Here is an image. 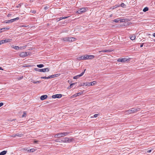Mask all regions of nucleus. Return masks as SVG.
Here are the masks:
<instances>
[{
    "label": "nucleus",
    "mask_w": 155,
    "mask_h": 155,
    "mask_svg": "<svg viewBox=\"0 0 155 155\" xmlns=\"http://www.w3.org/2000/svg\"><path fill=\"white\" fill-rule=\"evenodd\" d=\"M37 66L39 68H41L44 67V65L43 64H39L37 65Z\"/></svg>",
    "instance_id": "obj_23"
},
{
    "label": "nucleus",
    "mask_w": 155,
    "mask_h": 155,
    "mask_svg": "<svg viewBox=\"0 0 155 155\" xmlns=\"http://www.w3.org/2000/svg\"><path fill=\"white\" fill-rule=\"evenodd\" d=\"M140 110V108H133L130 109L132 113H135L137 111H139Z\"/></svg>",
    "instance_id": "obj_9"
},
{
    "label": "nucleus",
    "mask_w": 155,
    "mask_h": 155,
    "mask_svg": "<svg viewBox=\"0 0 155 155\" xmlns=\"http://www.w3.org/2000/svg\"><path fill=\"white\" fill-rule=\"evenodd\" d=\"M4 43H5V41H4V40H2L0 41V45H1Z\"/></svg>",
    "instance_id": "obj_35"
},
{
    "label": "nucleus",
    "mask_w": 155,
    "mask_h": 155,
    "mask_svg": "<svg viewBox=\"0 0 155 155\" xmlns=\"http://www.w3.org/2000/svg\"><path fill=\"white\" fill-rule=\"evenodd\" d=\"M48 8V7H47V6H45L44 7V9H45V10H46Z\"/></svg>",
    "instance_id": "obj_49"
},
{
    "label": "nucleus",
    "mask_w": 155,
    "mask_h": 155,
    "mask_svg": "<svg viewBox=\"0 0 155 155\" xmlns=\"http://www.w3.org/2000/svg\"><path fill=\"white\" fill-rule=\"evenodd\" d=\"M154 41L155 42V39L154 40Z\"/></svg>",
    "instance_id": "obj_58"
},
{
    "label": "nucleus",
    "mask_w": 155,
    "mask_h": 155,
    "mask_svg": "<svg viewBox=\"0 0 155 155\" xmlns=\"http://www.w3.org/2000/svg\"><path fill=\"white\" fill-rule=\"evenodd\" d=\"M21 57H25L27 56V54L26 52H23L21 53L19 55Z\"/></svg>",
    "instance_id": "obj_10"
},
{
    "label": "nucleus",
    "mask_w": 155,
    "mask_h": 155,
    "mask_svg": "<svg viewBox=\"0 0 155 155\" xmlns=\"http://www.w3.org/2000/svg\"><path fill=\"white\" fill-rule=\"evenodd\" d=\"M68 41H73L76 40L75 38L71 37H68Z\"/></svg>",
    "instance_id": "obj_16"
},
{
    "label": "nucleus",
    "mask_w": 155,
    "mask_h": 155,
    "mask_svg": "<svg viewBox=\"0 0 155 155\" xmlns=\"http://www.w3.org/2000/svg\"><path fill=\"white\" fill-rule=\"evenodd\" d=\"M41 78H42V79H48V77H46V76H45V77H41Z\"/></svg>",
    "instance_id": "obj_36"
},
{
    "label": "nucleus",
    "mask_w": 155,
    "mask_h": 155,
    "mask_svg": "<svg viewBox=\"0 0 155 155\" xmlns=\"http://www.w3.org/2000/svg\"><path fill=\"white\" fill-rule=\"evenodd\" d=\"M48 96L47 95H43L41 96L40 97V99L41 100H43L47 98Z\"/></svg>",
    "instance_id": "obj_18"
},
{
    "label": "nucleus",
    "mask_w": 155,
    "mask_h": 155,
    "mask_svg": "<svg viewBox=\"0 0 155 155\" xmlns=\"http://www.w3.org/2000/svg\"><path fill=\"white\" fill-rule=\"evenodd\" d=\"M3 105V103L2 102L0 103V107H2Z\"/></svg>",
    "instance_id": "obj_43"
},
{
    "label": "nucleus",
    "mask_w": 155,
    "mask_h": 155,
    "mask_svg": "<svg viewBox=\"0 0 155 155\" xmlns=\"http://www.w3.org/2000/svg\"><path fill=\"white\" fill-rule=\"evenodd\" d=\"M53 75H51L49 76L48 77V79L53 78Z\"/></svg>",
    "instance_id": "obj_39"
},
{
    "label": "nucleus",
    "mask_w": 155,
    "mask_h": 155,
    "mask_svg": "<svg viewBox=\"0 0 155 155\" xmlns=\"http://www.w3.org/2000/svg\"><path fill=\"white\" fill-rule=\"evenodd\" d=\"M5 30H2V31H4Z\"/></svg>",
    "instance_id": "obj_57"
},
{
    "label": "nucleus",
    "mask_w": 155,
    "mask_h": 155,
    "mask_svg": "<svg viewBox=\"0 0 155 155\" xmlns=\"http://www.w3.org/2000/svg\"><path fill=\"white\" fill-rule=\"evenodd\" d=\"M113 51V50L111 49H108V50H103L101 51H99V52H110Z\"/></svg>",
    "instance_id": "obj_17"
},
{
    "label": "nucleus",
    "mask_w": 155,
    "mask_h": 155,
    "mask_svg": "<svg viewBox=\"0 0 155 155\" xmlns=\"http://www.w3.org/2000/svg\"><path fill=\"white\" fill-rule=\"evenodd\" d=\"M74 141V139L68 137L63 138L61 140V141L64 143H70Z\"/></svg>",
    "instance_id": "obj_3"
},
{
    "label": "nucleus",
    "mask_w": 155,
    "mask_h": 155,
    "mask_svg": "<svg viewBox=\"0 0 155 155\" xmlns=\"http://www.w3.org/2000/svg\"><path fill=\"white\" fill-rule=\"evenodd\" d=\"M88 10V8H87L84 7L81 8L80 9L78 10L76 12V13L80 14L82 13H83L85 12Z\"/></svg>",
    "instance_id": "obj_5"
},
{
    "label": "nucleus",
    "mask_w": 155,
    "mask_h": 155,
    "mask_svg": "<svg viewBox=\"0 0 155 155\" xmlns=\"http://www.w3.org/2000/svg\"><path fill=\"white\" fill-rule=\"evenodd\" d=\"M119 5H116L114 6V7H115L114 8H116L117 7H119Z\"/></svg>",
    "instance_id": "obj_47"
},
{
    "label": "nucleus",
    "mask_w": 155,
    "mask_h": 155,
    "mask_svg": "<svg viewBox=\"0 0 155 155\" xmlns=\"http://www.w3.org/2000/svg\"><path fill=\"white\" fill-rule=\"evenodd\" d=\"M5 28V30L6 29L8 30L10 28L8 27H6L5 28Z\"/></svg>",
    "instance_id": "obj_37"
},
{
    "label": "nucleus",
    "mask_w": 155,
    "mask_h": 155,
    "mask_svg": "<svg viewBox=\"0 0 155 155\" xmlns=\"http://www.w3.org/2000/svg\"><path fill=\"white\" fill-rule=\"evenodd\" d=\"M19 19V17H17L15 18H13L12 19H11L10 20H8L6 22V23H9L10 22H12L16 20H18Z\"/></svg>",
    "instance_id": "obj_13"
},
{
    "label": "nucleus",
    "mask_w": 155,
    "mask_h": 155,
    "mask_svg": "<svg viewBox=\"0 0 155 155\" xmlns=\"http://www.w3.org/2000/svg\"><path fill=\"white\" fill-rule=\"evenodd\" d=\"M16 135L17 136L21 137L22 136V134L17 133L16 134Z\"/></svg>",
    "instance_id": "obj_29"
},
{
    "label": "nucleus",
    "mask_w": 155,
    "mask_h": 155,
    "mask_svg": "<svg viewBox=\"0 0 155 155\" xmlns=\"http://www.w3.org/2000/svg\"><path fill=\"white\" fill-rule=\"evenodd\" d=\"M41 82V81H34V84H37V83H40Z\"/></svg>",
    "instance_id": "obj_33"
},
{
    "label": "nucleus",
    "mask_w": 155,
    "mask_h": 155,
    "mask_svg": "<svg viewBox=\"0 0 155 155\" xmlns=\"http://www.w3.org/2000/svg\"><path fill=\"white\" fill-rule=\"evenodd\" d=\"M82 92H80L77 93H76V94H75L74 95H72L71 97V98H73L77 97V96H79L80 95L82 94Z\"/></svg>",
    "instance_id": "obj_15"
},
{
    "label": "nucleus",
    "mask_w": 155,
    "mask_h": 155,
    "mask_svg": "<svg viewBox=\"0 0 155 155\" xmlns=\"http://www.w3.org/2000/svg\"><path fill=\"white\" fill-rule=\"evenodd\" d=\"M86 84H87V82L83 83H82L81 84V86H87V85H86Z\"/></svg>",
    "instance_id": "obj_28"
},
{
    "label": "nucleus",
    "mask_w": 155,
    "mask_h": 155,
    "mask_svg": "<svg viewBox=\"0 0 155 155\" xmlns=\"http://www.w3.org/2000/svg\"><path fill=\"white\" fill-rule=\"evenodd\" d=\"M148 8L146 7L144 8L143 9V11L144 12H146V11H148Z\"/></svg>",
    "instance_id": "obj_27"
},
{
    "label": "nucleus",
    "mask_w": 155,
    "mask_h": 155,
    "mask_svg": "<svg viewBox=\"0 0 155 155\" xmlns=\"http://www.w3.org/2000/svg\"><path fill=\"white\" fill-rule=\"evenodd\" d=\"M143 43L141 44L140 45V47H142L143 46Z\"/></svg>",
    "instance_id": "obj_52"
},
{
    "label": "nucleus",
    "mask_w": 155,
    "mask_h": 155,
    "mask_svg": "<svg viewBox=\"0 0 155 155\" xmlns=\"http://www.w3.org/2000/svg\"><path fill=\"white\" fill-rule=\"evenodd\" d=\"M34 69L35 71H36L43 72H48L49 71V68H48L41 69H40L38 68H35Z\"/></svg>",
    "instance_id": "obj_4"
},
{
    "label": "nucleus",
    "mask_w": 155,
    "mask_h": 155,
    "mask_svg": "<svg viewBox=\"0 0 155 155\" xmlns=\"http://www.w3.org/2000/svg\"><path fill=\"white\" fill-rule=\"evenodd\" d=\"M98 114H95L94 115V117H97L98 116Z\"/></svg>",
    "instance_id": "obj_41"
},
{
    "label": "nucleus",
    "mask_w": 155,
    "mask_h": 155,
    "mask_svg": "<svg viewBox=\"0 0 155 155\" xmlns=\"http://www.w3.org/2000/svg\"><path fill=\"white\" fill-rule=\"evenodd\" d=\"M126 112L127 113L129 114L132 113V112H131V111L130 110H127V111Z\"/></svg>",
    "instance_id": "obj_34"
},
{
    "label": "nucleus",
    "mask_w": 155,
    "mask_h": 155,
    "mask_svg": "<svg viewBox=\"0 0 155 155\" xmlns=\"http://www.w3.org/2000/svg\"><path fill=\"white\" fill-rule=\"evenodd\" d=\"M35 151V150L34 149H30L29 150H28V152H33Z\"/></svg>",
    "instance_id": "obj_24"
},
{
    "label": "nucleus",
    "mask_w": 155,
    "mask_h": 155,
    "mask_svg": "<svg viewBox=\"0 0 155 155\" xmlns=\"http://www.w3.org/2000/svg\"><path fill=\"white\" fill-rule=\"evenodd\" d=\"M126 19H120V18H118L113 20V21L116 23H118L119 21L120 22H125Z\"/></svg>",
    "instance_id": "obj_6"
},
{
    "label": "nucleus",
    "mask_w": 155,
    "mask_h": 155,
    "mask_svg": "<svg viewBox=\"0 0 155 155\" xmlns=\"http://www.w3.org/2000/svg\"><path fill=\"white\" fill-rule=\"evenodd\" d=\"M129 60L128 59H127L126 58H119L117 59V61L119 62H125Z\"/></svg>",
    "instance_id": "obj_7"
},
{
    "label": "nucleus",
    "mask_w": 155,
    "mask_h": 155,
    "mask_svg": "<svg viewBox=\"0 0 155 155\" xmlns=\"http://www.w3.org/2000/svg\"><path fill=\"white\" fill-rule=\"evenodd\" d=\"M120 6L122 7H124L125 6V5L124 4V3H122L120 5Z\"/></svg>",
    "instance_id": "obj_31"
},
{
    "label": "nucleus",
    "mask_w": 155,
    "mask_h": 155,
    "mask_svg": "<svg viewBox=\"0 0 155 155\" xmlns=\"http://www.w3.org/2000/svg\"><path fill=\"white\" fill-rule=\"evenodd\" d=\"M10 39H6L5 40H4V41H5V43L9 41Z\"/></svg>",
    "instance_id": "obj_32"
},
{
    "label": "nucleus",
    "mask_w": 155,
    "mask_h": 155,
    "mask_svg": "<svg viewBox=\"0 0 155 155\" xmlns=\"http://www.w3.org/2000/svg\"><path fill=\"white\" fill-rule=\"evenodd\" d=\"M22 27H26L27 26H24V25H22L21 26Z\"/></svg>",
    "instance_id": "obj_56"
},
{
    "label": "nucleus",
    "mask_w": 155,
    "mask_h": 155,
    "mask_svg": "<svg viewBox=\"0 0 155 155\" xmlns=\"http://www.w3.org/2000/svg\"><path fill=\"white\" fill-rule=\"evenodd\" d=\"M7 151H3L0 153V155H4L6 154Z\"/></svg>",
    "instance_id": "obj_21"
},
{
    "label": "nucleus",
    "mask_w": 155,
    "mask_h": 155,
    "mask_svg": "<svg viewBox=\"0 0 155 155\" xmlns=\"http://www.w3.org/2000/svg\"><path fill=\"white\" fill-rule=\"evenodd\" d=\"M130 39L132 40H134L135 38V36L134 35H132L130 36Z\"/></svg>",
    "instance_id": "obj_20"
},
{
    "label": "nucleus",
    "mask_w": 155,
    "mask_h": 155,
    "mask_svg": "<svg viewBox=\"0 0 155 155\" xmlns=\"http://www.w3.org/2000/svg\"><path fill=\"white\" fill-rule=\"evenodd\" d=\"M26 112H23V114L22 115V117H26Z\"/></svg>",
    "instance_id": "obj_30"
},
{
    "label": "nucleus",
    "mask_w": 155,
    "mask_h": 155,
    "mask_svg": "<svg viewBox=\"0 0 155 155\" xmlns=\"http://www.w3.org/2000/svg\"><path fill=\"white\" fill-rule=\"evenodd\" d=\"M94 58V56L93 55L86 54L80 57H78L77 59L79 60H81L91 59H93Z\"/></svg>",
    "instance_id": "obj_1"
},
{
    "label": "nucleus",
    "mask_w": 155,
    "mask_h": 155,
    "mask_svg": "<svg viewBox=\"0 0 155 155\" xmlns=\"http://www.w3.org/2000/svg\"><path fill=\"white\" fill-rule=\"evenodd\" d=\"M62 97V95L60 94H57L52 96V97L53 98H60Z\"/></svg>",
    "instance_id": "obj_11"
},
{
    "label": "nucleus",
    "mask_w": 155,
    "mask_h": 155,
    "mask_svg": "<svg viewBox=\"0 0 155 155\" xmlns=\"http://www.w3.org/2000/svg\"><path fill=\"white\" fill-rule=\"evenodd\" d=\"M22 150L25 151H28V150H28V148H23Z\"/></svg>",
    "instance_id": "obj_38"
},
{
    "label": "nucleus",
    "mask_w": 155,
    "mask_h": 155,
    "mask_svg": "<svg viewBox=\"0 0 155 155\" xmlns=\"http://www.w3.org/2000/svg\"><path fill=\"white\" fill-rule=\"evenodd\" d=\"M85 71L86 69H84V71L83 72H82L80 74L74 76L73 78L74 79H77L78 78L82 76L84 74Z\"/></svg>",
    "instance_id": "obj_8"
},
{
    "label": "nucleus",
    "mask_w": 155,
    "mask_h": 155,
    "mask_svg": "<svg viewBox=\"0 0 155 155\" xmlns=\"http://www.w3.org/2000/svg\"><path fill=\"white\" fill-rule=\"evenodd\" d=\"M39 142V141L38 140H35L34 141V142L35 143H37Z\"/></svg>",
    "instance_id": "obj_42"
},
{
    "label": "nucleus",
    "mask_w": 155,
    "mask_h": 155,
    "mask_svg": "<svg viewBox=\"0 0 155 155\" xmlns=\"http://www.w3.org/2000/svg\"><path fill=\"white\" fill-rule=\"evenodd\" d=\"M69 16H65V17H60L58 20H57V21H59L60 20H61L66 19L68 18Z\"/></svg>",
    "instance_id": "obj_19"
},
{
    "label": "nucleus",
    "mask_w": 155,
    "mask_h": 155,
    "mask_svg": "<svg viewBox=\"0 0 155 155\" xmlns=\"http://www.w3.org/2000/svg\"><path fill=\"white\" fill-rule=\"evenodd\" d=\"M2 30H5V28H0V33H1L2 32Z\"/></svg>",
    "instance_id": "obj_44"
},
{
    "label": "nucleus",
    "mask_w": 155,
    "mask_h": 155,
    "mask_svg": "<svg viewBox=\"0 0 155 155\" xmlns=\"http://www.w3.org/2000/svg\"><path fill=\"white\" fill-rule=\"evenodd\" d=\"M11 47L12 48H14L16 50H18V49H21L22 48H24L23 47H18V46H15L14 45H12L11 46Z\"/></svg>",
    "instance_id": "obj_14"
},
{
    "label": "nucleus",
    "mask_w": 155,
    "mask_h": 155,
    "mask_svg": "<svg viewBox=\"0 0 155 155\" xmlns=\"http://www.w3.org/2000/svg\"><path fill=\"white\" fill-rule=\"evenodd\" d=\"M21 5L20 4H19L18 5V6H16V7L17 8H19L20 7Z\"/></svg>",
    "instance_id": "obj_48"
},
{
    "label": "nucleus",
    "mask_w": 155,
    "mask_h": 155,
    "mask_svg": "<svg viewBox=\"0 0 155 155\" xmlns=\"http://www.w3.org/2000/svg\"><path fill=\"white\" fill-rule=\"evenodd\" d=\"M35 81L34 80L31 79V82L33 83H34V82Z\"/></svg>",
    "instance_id": "obj_53"
},
{
    "label": "nucleus",
    "mask_w": 155,
    "mask_h": 155,
    "mask_svg": "<svg viewBox=\"0 0 155 155\" xmlns=\"http://www.w3.org/2000/svg\"><path fill=\"white\" fill-rule=\"evenodd\" d=\"M128 25L126 23H124L123 24H122L120 25V26L121 27H127Z\"/></svg>",
    "instance_id": "obj_22"
},
{
    "label": "nucleus",
    "mask_w": 155,
    "mask_h": 155,
    "mask_svg": "<svg viewBox=\"0 0 155 155\" xmlns=\"http://www.w3.org/2000/svg\"><path fill=\"white\" fill-rule=\"evenodd\" d=\"M114 7H114V6H112V7H111V8H111V9H114V8H114Z\"/></svg>",
    "instance_id": "obj_45"
},
{
    "label": "nucleus",
    "mask_w": 155,
    "mask_h": 155,
    "mask_svg": "<svg viewBox=\"0 0 155 155\" xmlns=\"http://www.w3.org/2000/svg\"><path fill=\"white\" fill-rule=\"evenodd\" d=\"M151 150H148L147 151V153H150L151 152Z\"/></svg>",
    "instance_id": "obj_50"
},
{
    "label": "nucleus",
    "mask_w": 155,
    "mask_h": 155,
    "mask_svg": "<svg viewBox=\"0 0 155 155\" xmlns=\"http://www.w3.org/2000/svg\"><path fill=\"white\" fill-rule=\"evenodd\" d=\"M23 78V76H21V77H19L18 78V80H20L22 79Z\"/></svg>",
    "instance_id": "obj_40"
},
{
    "label": "nucleus",
    "mask_w": 155,
    "mask_h": 155,
    "mask_svg": "<svg viewBox=\"0 0 155 155\" xmlns=\"http://www.w3.org/2000/svg\"><path fill=\"white\" fill-rule=\"evenodd\" d=\"M0 70H3L2 67H0Z\"/></svg>",
    "instance_id": "obj_55"
},
{
    "label": "nucleus",
    "mask_w": 155,
    "mask_h": 155,
    "mask_svg": "<svg viewBox=\"0 0 155 155\" xmlns=\"http://www.w3.org/2000/svg\"><path fill=\"white\" fill-rule=\"evenodd\" d=\"M32 13H36V11H34V10H33L32 11Z\"/></svg>",
    "instance_id": "obj_51"
},
{
    "label": "nucleus",
    "mask_w": 155,
    "mask_h": 155,
    "mask_svg": "<svg viewBox=\"0 0 155 155\" xmlns=\"http://www.w3.org/2000/svg\"><path fill=\"white\" fill-rule=\"evenodd\" d=\"M60 75V74H55L53 75V78H55V77H57L59 76Z\"/></svg>",
    "instance_id": "obj_26"
},
{
    "label": "nucleus",
    "mask_w": 155,
    "mask_h": 155,
    "mask_svg": "<svg viewBox=\"0 0 155 155\" xmlns=\"http://www.w3.org/2000/svg\"><path fill=\"white\" fill-rule=\"evenodd\" d=\"M62 39L64 41H68V37L63 38H62Z\"/></svg>",
    "instance_id": "obj_25"
},
{
    "label": "nucleus",
    "mask_w": 155,
    "mask_h": 155,
    "mask_svg": "<svg viewBox=\"0 0 155 155\" xmlns=\"http://www.w3.org/2000/svg\"><path fill=\"white\" fill-rule=\"evenodd\" d=\"M96 83L95 81H93L90 82H87V84L86 85H87V86H91L95 85Z\"/></svg>",
    "instance_id": "obj_12"
},
{
    "label": "nucleus",
    "mask_w": 155,
    "mask_h": 155,
    "mask_svg": "<svg viewBox=\"0 0 155 155\" xmlns=\"http://www.w3.org/2000/svg\"><path fill=\"white\" fill-rule=\"evenodd\" d=\"M153 36L155 37V33H154L153 34Z\"/></svg>",
    "instance_id": "obj_54"
},
{
    "label": "nucleus",
    "mask_w": 155,
    "mask_h": 155,
    "mask_svg": "<svg viewBox=\"0 0 155 155\" xmlns=\"http://www.w3.org/2000/svg\"><path fill=\"white\" fill-rule=\"evenodd\" d=\"M74 84H75V83H73V84H71L70 85V87H71V88L72 87V86Z\"/></svg>",
    "instance_id": "obj_46"
},
{
    "label": "nucleus",
    "mask_w": 155,
    "mask_h": 155,
    "mask_svg": "<svg viewBox=\"0 0 155 155\" xmlns=\"http://www.w3.org/2000/svg\"><path fill=\"white\" fill-rule=\"evenodd\" d=\"M70 133L68 132H65L63 133H58L57 134L55 135V137L59 138L61 137H64L68 135Z\"/></svg>",
    "instance_id": "obj_2"
}]
</instances>
